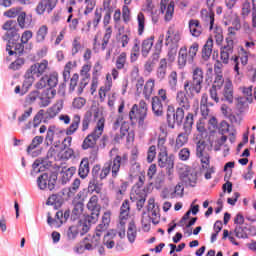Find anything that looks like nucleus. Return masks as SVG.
I'll use <instances>...</instances> for the list:
<instances>
[{
    "label": "nucleus",
    "instance_id": "nucleus-1",
    "mask_svg": "<svg viewBox=\"0 0 256 256\" xmlns=\"http://www.w3.org/2000/svg\"><path fill=\"white\" fill-rule=\"evenodd\" d=\"M128 163V154H116L114 158L104 163L102 168L99 164L94 165L92 168V175L93 177H99L100 181H103L104 179H107V177H109V173H111L112 179H117L119 177V173H121V167H125Z\"/></svg>",
    "mask_w": 256,
    "mask_h": 256
},
{
    "label": "nucleus",
    "instance_id": "nucleus-2",
    "mask_svg": "<svg viewBox=\"0 0 256 256\" xmlns=\"http://www.w3.org/2000/svg\"><path fill=\"white\" fill-rule=\"evenodd\" d=\"M147 113H149V105L145 100H140L138 104H134L129 111L131 125H138L139 129H145L147 127Z\"/></svg>",
    "mask_w": 256,
    "mask_h": 256
},
{
    "label": "nucleus",
    "instance_id": "nucleus-3",
    "mask_svg": "<svg viewBox=\"0 0 256 256\" xmlns=\"http://www.w3.org/2000/svg\"><path fill=\"white\" fill-rule=\"evenodd\" d=\"M105 132V118L101 117L98 119L96 126L94 129L84 138L81 149L83 151H87L89 149L95 150L99 149L97 143H99V139L103 137V133Z\"/></svg>",
    "mask_w": 256,
    "mask_h": 256
},
{
    "label": "nucleus",
    "instance_id": "nucleus-4",
    "mask_svg": "<svg viewBox=\"0 0 256 256\" xmlns=\"http://www.w3.org/2000/svg\"><path fill=\"white\" fill-rule=\"evenodd\" d=\"M199 52V43L194 42L187 50V46H182L178 52V69H185L187 67V63L192 65L195 63V57H197V53Z\"/></svg>",
    "mask_w": 256,
    "mask_h": 256
},
{
    "label": "nucleus",
    "instance_id": "nucleus-5",
    "mask_svg": "<svg viewBox=\"0 0 256 256\" xmlns=\"http://www.w3.org/2000/svg\"><path fill=\"white\" fill-rule=\"evenodd\" d=\"M193 123V113H188L185 117V121L183 124L184 132L178 134V136L176 137L174 151H179L181 147H185V145H187V142L189 141V135H191V131H193Z\"/></svg>",
    "mask_w": 256,
    "mask_h": 256
},
{
    "label": "nucleus",
    "instance_id": "nucleus-6",
    "mask_svg": "<svg viewBox=\"0 0 256 256\" xmlns=\"http://www.w3.org/2000/svg\"><path fill=\"white\" fill-rule=\"evenodd\" d=\"M49 71V60L43 59L41 62H37L30 66L26 71L24 78L28 80L29 86L33 85L35 77H41Z\"/></svg>",
    "mask_w": 256,
    "mask_h": 256
},
{
    "label": "nucleus",
    "instance_id": "nucleus-7",
    "mask_svg": "<svg viewBox=\"0 0 256 256\" xmlns=\"http://www.w3.org/2000/svg\"><path fill=\"white\" fill-rule=\"evenodd\" d=\"M185 119V110L176 108L173 105H168L166 110V121L169 129H175V125L181 127Z\"/></svg>",
    "mask_w": 256,
    "mask_h": 256
},
{
    "label": "nucleus",
    "instance_id": "nucleus-8",
    "mask_svg": "<svg viewBox=\"0 0 256 256\" xmlns=\"http://www.w3.org/2000/svg\"><path fill=\"white\" fill-rule=\"evenodd\" d=\"M88 211L91 212L90 215L86 216V221L91 225V223H97L99 221V215L101 213V204H99V196L92 195L86 205Z\"/></svg>",
    "mask_w": 256,
    "mask_h": 256
},
{
    "label": "nucleus",
    "instance_id": "nucleus-9",
    "mask_svg": "<svg viewBox=\"0 0 256 256\" xmlns=\"http://www.w3.org/2000/svg\"><path fill=\"white\" fill-rule=\"evenodd\" d=\"M3 31H6L5 37L8 39V43L11 41H19L21 39V35H19V25H17V21L8 20L2 26Z\"/></svg>",
    "mask_w": 256,
    "mask_h": 256
},
{
    "label": "nucleus",
    "instance_id": "nucleus-10",
    "mask_svg": "<svg viewBox=\"0 0 256 256\" xmlns=\"http://www.w3.org/2000/svg\"><path fill=\"white\" fill-rule=\"evenodd\" d=\"M112 35H113V27L108 26L105 30L102 43H99V38L95 36L93 40V47H92L94 53H99L101 49L102 51H105V49H107V45H109V40L111 39Z\"/></svg>",
    "mask_w": 256,
    "mask_h": 256
},
{
    "label": "nucleus",
    "instance_id": "nucleus-11",
    "mask_svg": "<svg viewBox=\"0 0 256 256\" xmlns=\"http://www.w3.org/2000/svg\"><path fill=\"white\" fill-rule=\"evenodd\" d=\"M148 213L150 216L145 217V215L142 216V227L144 229H149V227L151 226V219L153 221V223H155V219H157V217H159V212H157V208H155V199H149L148 200Z\"/></svg>",
    "mask_w": 256,
    "mask_h": 256
},
{
    "label": "nucleus",
    "instance_id": "nucleus-12",
    "mask_svg": "<svg viewBox=\"0 0 256 256\" xmlns=\"http://www.w3.org/2000/svg\"><path fill=\"white\" fill-rule=\"evenodd\" d=\"M58 3L59 0H40L35 7V13L40 16L45 15V13H53Z\"/></svg>",
    "mask_w": 256,
    "mask_h": 256
},
{
    "label": "nucleus",
    "instance_id": "nucleus-13",
    "mask_svg": "<svg viewBox=\"0 0 256 256\" xmlns=\"http://www.w3.org/2000/svg\"><path fill=\"white\" fill-rule=\"evenodd\" d=\"M188 29L191 37L199 39L205 35V26L199 19H190L188 21Z\"/></svg>",
    "mask_w": 256,
    "mask_h": 256
},
{
    "label": "nucleus",
    "instance_id": "nucleus-14",
    "mask_svg": "<svg viewBox=\"0 0 256 256\" xmlns=\"http://www.w3.org/2000/svg\"><path fill=\"white\" fill-rule=\"evenodd\" d=\"M208 7V11L207 9H203L200 12V17L201 20L204 23V28L205 27H209V31H213L214 27H215V12L213 11L214 7Z\"/></svg>",
    "mask_w": 256,
    "mask_h": 256
},
{
    "label": "nucleus",
    "instance_id": "nucleus-15",
    "mask_svg": "<svg viewBox=\"0 0 256 256\" xmlns=\"http://www.w3.org/2000/svg\"><path fill=\"white\" fill-rule=\"evenodd\" d=\"M175 102L178 105V109L182 111H189L191 109V100H189V94L184 90H179L176 93Z\"/></svg>",
    "mask_w": 256,
    "mask_h": 256
},
{
    "label": "nucleus",
    "instance_id": "nucleus-16",
    "mask_svg": "<svg viewBox=\"0 0 256 256\" xmlns=\"http://www.w3.org/2000/svg\"><path fill=\"white\" fill-rule=\"evenodd\" d=\"M56 181V178L51 179L47 173L40 175L37 179L39 189H49V191H53L55 189Z\"/></svg>",
    "mask_w": 256,
    "mask_h": 256
},
{
    "label": "nucleus",
    "instance_id": "nucleus-17",
    "mask_svg": "<svg viewBox=\"0 0 256 256\" xmlns=\"http://www.w3.org/2000/svg\"><path fill=\"white\" fill-rule=\"evenodd\" d=\"M93 117L94 119H97L99 117V108H96L93 111H86L81 122L82 133H85V131H89V127L91 125V121H93Z\"/></svg>",
    "mask_w": 256,
    "mask_h": 256
},
{
    "label": "nucleus",
    "instance_id": "nucleus-18",
    "mask_svg": "<svg viewBox=\"0 0 256 256\" xmlns=\"http://www.w3.org/2000/svg\"><path fill=\"white\" fill-rule=\"evenodd\" d=\"M56 127L55 126H49L46 137H45V143L46 145H53L56 147H59L61 145V135L59 133L55 132Z\"/></svg>",
    "mask_w": 256,
    "mask_h": 256
},
{
    "label": "nucleus",
    "instance_id": "nucleus-19",
    "mask_svg": "<svg viewBox=\"0 0 256 256\" xmlns=\"http://www.w3.org/2000/svg\"><path fill=\"white\" fill-rule=\"evenodd\" d=\"M183 89L189 97H195V95H199L203 91V86L193 82V80H185Z\"/></svg>",
    "mask_w": 256,
    "mask_h": 256
},
{
    "label": "nucleus",
    "instance_id": "nucleus-20",
    "mask_svg": "<svg viewBox=\"0 0 256 256\" xmlns=\"http://www.w3.org/2000/svg\"><path fill=\"white\" fill-rule=\"evenodd\" d=\"M234 89H233V82L231 79L226 78L225 84L222 90V95L224 97V101H227V103H233L235 96H234Z\"/></svg>",
    "mask_w": 256,
    "mask_h": 256
},
{
    "label": "nucleus",
    "instance_id": "nucleus-21",
    "mask_svg": "<svg viewBox=\"0 0 256 256\" xmlns=\"http://www.w3.org/2000/svg\"><path fill=\"white\" fill-rule=\"evenodd\" d=\"M131 215V203L129 200H124L120 207L119 221L122 225H127V220Z\"/></svg>",
    "mask_w": 256,
    "mask_h": 256
},
{
    "label": "nucleus",
    "instance_id": "nucleus-22",
    "mask_svg": "<svg viewBox=\"0 0 256 256\" xmlns=\"http://www.w3.org/2000/svg\"><path fill=\"white\" fill-rule=\"evenodd\" d=\"M209 107H213V103L209 102V95H207V93H204L202 94L200 100V111L204 119H207V117H209V113L211 111Z\"/></svg>",
    "mask_w": 256,
    "mask_h": 256
},
{
    "label": "nucleus",
    "instance_id": "nucleus-23",
    "mask_svg": "<svg viewBox=\"0 0 256 256\" xmlns=\"http://www.w3.org/2000/svg\"><path fill=\"white\" fill-rule=\"evenodd\" d=\"M151 105L152 113L155 115V117H163V101L159 100V97L154 96L152 97Z\"/></svg>",
    "mask_w": 256,
    "mask_h": 256
},
{
    "label": "nucleus",
    "instance_id": "nucleus-24",
    "mask_svg": "<svg viewBox=\"0 0 256 256\" xmlns=\"http://www.w3.org/2000/svg\"><path fill=\"white\" fill-rule=\"evenodd\" d=\"M158 165L161 168L165 167H173L175 163L173 162V159L169 157V155L166 152H159L158 154Z\"/></svg>",
    "mask_w": 256,
    "mask_h": 256
},
{
    "label": "nucleus",
    "instance_id": "nucleus-25",
    "mask_svg": "<svg viewBox=\"0 0 256 256\" xmlns=\"http://www.w3.org/2000/svg\"><path fill=\"white\" fill-rule=\"evenodd\" d=\"M156 77L159 81H163L167 77V58L160 59L156 69Z\"/></svg>",
    "mask_w": 256,
    "mask_h": 256
},
{
    "label": "nucleus",
    "instance_id": "nucleus-26",
    "mask_svg": "<svg viewBox=\"0 0 256 256\" xmlns=\"http://www.w3.org/2000/svg\"><path fill=\"white\" fill-rule=\"evenodd\" d=\"M47 223L50 227H61L64 223L63 211H58L54 219L51 217V213H48Z\"/></svg>",
    "mask_w": 256,
    "mask_h": 256
},
{
    "label": "nucleus",
    "instance_id": "nucleus-27",
    "mask_svg": "<svg viewBox=\"0 0 256 256\" xmlns=\"http://www.w3.org/2000/svg\"><path fill=\"white\" fill-rule=\"evenodd\" d=\"M153 91H155V80L150 78L145 82L144 88L142 90V94L147 101L151 99Z\"/></svg>",
    "mask_w": 256,
    "mask_h": 256
},
{
    "label": "nucleus",
    "instance_id": "nucleus-28",
    "mask_svg": "<svg viewBox=\"0 0 256 256\" xmlns=\"http://www.w3.org/2000/svg\"><path fill=\"white\" fill-rule=\"evenodd\" d=\"M79 125H81V115L75 114L72 118V123L66 129V135H75L79 131Z\"/></svg>",
    "mask_w": 256,
    "mask_h": 256
},
{
    "label": "nucleus",
    "instance_id": "nucleus-29",
    "mask_svg": "<svg viewBox=\"0 0 256 256\" xmlns=\"http://www.w3.org/2000/svg\"><path fill=\"white\" fill-rule=\"evenodd\" d=\"M205 79V73L203 72V68L197 66L192 70V82L203 87V81Z\"/></svg>",
    "mask_w": 256,
    "mask_h": 256
},
{
    "label": "nucleus",
    "instance_id": "nucleus-30",
    "mask_svg": "<svg viewBox=\"0 0 256 256\" xmlns=\"http://www.w3.org/2000/svg\"><path fill=\"white\" fill-rule=\"evenodd\" d=\"M166 41H171V43H179V41H181V32L175 29V26H170L167 31Z\"/></svg>",
    "mask_w": 256,
    "mask_h": 256
},
{
    "label": "nucleus",
    "instance_id": "nucleus-31",
    "mask_svg": "<svg viewBox=\"0 0 256 256\" xmlns=\"http://www.w3.org/2000/svg\"><path fill=\"white\" fill-rule=\"evenodd\" d=\"M147 197V192L145 191V187L141 186H133L132 191L130 193L131 201H137V199H143Z\"/></svg>",
    "mask_w": 256,
    "mask_h": 256
},
{
    "label": "nucleus",
    "instance_id": "nucleus-32",
    "mask_svg": "<svg viewBox=\"0 0 256 256\" xmlns=\"http://www.w3.org/2000/svg\"><path fill=\"white\" fill-rule=\"evenodd\" d=\"M90 167H89V158H83L80 162L78 175L81 179H86L89 175Z\"/></svg>",
    "mask_w": 256,
    "mask_h": 256
},
{
    "label": "nucleus",
    "instance_id": "nucleus-33",
    "mask_svg": "<svg viewBox=\"0 0 256 256\" xmlns=\"http://www.w3.org/2000/svg\"><path fill=\"white\" fill-rule=\"evenodd\" d=\"M43 117H45V110L40 109L33 117L32 122L28 123L27 128L31 129V127H33L34 129H37V127L43 123Z\"/></svg>",
    "mask_w": 256,
    "mask_h": 256
},
{
    "label": "nucleus",
    "instance_id": "nucleus-34",
    "mask_svg": "<svg viewBox=\"0 0 256 256\" xmlns=\"http://www.w3.org/2000/svg\"><path fill=\"white\" fill-rule=\"evenodd\" d=\"M55 95H57V90L47 89L46 97L40 98V107H49V105H51V99H55Z\"/></svg>",
    "mask_w": 256,
    "mask_h": 256
},
{
    "label": "nucleus",
    "instance_id": "nucleus-35",
    "mask_svg": "<svg viewBox=\"0 0 256 256\" xmlns=\"http://www.w3.org/2000/svg\"><path fill=\"white\" fill-rule=\"evenodd\" d=\"M233 26L228 27V38L235 39L237 31H241V19L236 17L232 23Z\"/></svg>",
    "mask_w": 256,
    "mask_h": 256
},
{
    "label": "nucleus",
    "instance_id": "nucleus-36",
    "mask_svg": "<svg viewBox=\"0 0 256 256\" xmlns=\"http://www.w3.org/2000/svg\"><path fill=\"white\" fill-rule=\"evenodd\" d=\"M153 41H155V37H153V36L143 40L142 45H141L142 56H144V57L149 56L151 49H153Z\"/></svg>",
    "mask_w": 256,
    "mask_h": 256
},
{
    "label": "nucleus",
    "instance_id": "nucleus-37",
    "mask_svg": "<svg viewBox=\"0 0 256 256\" xmlns=\"http://www.w3.org/2000/svg\"><path fill=\"white\" fill-rule=\"evenodd\" d=\"M46 157L51 161H61V148L57 145L50 147Z\"/></svg>",
    "mask_w": 256,
    "mask_h": 256
},
{
    "label": "nucleus",
    "instance_id": "nucleus-38",
    "mask_svg": "<svg viewBox=\"0 0 256 256\" xmlns=\"http://www.w3.org/2000/svg\"><path fill=\"white\" fill-rule=\"evenodd\" d=\"M47 35H49V27L47 25L40 26L36 32V42L44 43Z\"/></svg>",
    "mask_w": 256,
    "mask_h": 256
},
{
    "label": "nucleus",
    "instance_id": "nucleus-39",
    "mask_svg": "<svg viewBox=\"0 0 256 256\" xmlns=\"http://www.w3.org/2000/svg\"><path fill=\"white\" fill-rule=\"evenodd\" d=\"M213 53V38H208L206 43L204 44L202 48V57L207 61L209 57H211V54Z\"/></svg>",
    "mask_w": 256,
    "mask_h": 256
},
{
    "label": "nucleus",
    "instance_id": "nucleus-40",
    "mask_svg": "<svg viewBox=\"0 0 256 256\" xmlns=\"http://www.w3.org/2000/svg\"><path fill=\"white\" fill-rule=\"evenodd\" d=\"M10 43H12V47L14 50H10L9 51V55H18L19 57H21V55H23V53H25V44L24 43H17L15 41H11Z\"/></svg>",
    "mask_w": 256,
    "mask_h": 256
},
{
    "label": "nucleus",
    "instance_id": "nucleus-41",
    "mask_svg": "<svg viewBox=\"0 0 256 256\" xmlns=\"http://www.w3.org/2000/svg\"><path fill=\"white\" fill-rule=\"evenodd\" d=\"M125 65H127V52H121L116 58L115 67L122 71V69H125Z\"/></svg>",
    "mask_w": 256,
    "mask_h": 256
},
{
    "label": "nucleus",
    "instance_id": "nucleus-42",
    "mask_svg": "<svg viewBox=\"0 0 256 256\" xmlns=\"http://www.w3.org/2000/svg\"><path fill=\"white\" fill-rule=\"evenodd\" d=\"M111 223V212H105L102 216V223L97 226V231H107Z\"/></svg>",
    "mask_w": 256,
    "mask_h": 256
},
{
    "label": "nucleus",
    "instance_id": "nucleus-43",
    "mask_svg": "<svg viewBox=\"0 0 256 256\" xmlns=\"http://www.w3.org/2000/svg\"><path fill=\"white\" fill-rule=\"evenodd\" d=\"M127 238L131 243H135V239H137V226H135L134 221H131L128 225Z\"/></svg>",
    "mask_w": 256,
    "mask_h": 256
},
{
    "label": "nucleus",
    "instance_id": "nucleus-44",
    "mask_svg": "<svg viewBox=\"0 0 256 256\" xmlns=\"http://www.w3.org/2000/svg\"><path fill=\"white\" fill-rule=\"evenodd\" d=\"M81 49H83V45H81V36H75L72 40L71 55L75 57Z\"/></svg>",
    "mask_w": 256,
    "mask_h": 256
},
{
    "label": "nucleus",
    "instance_id": "nucleus-45",
    "mask_svg": "<svg viewBox=\"0 0 256 256\" xmlns=\"http://www.w3.org/2000/svg\"><path fill=\"white\" fill-rule=\"evenodd\" d=\"M46 83L48 85V89H55L59 83V74L51 73L49 76H46Z\"/></svg>",
    "mask_w": 256,
    "mask_h": 256
},
{
    "label": "nucleus",
    "instance_id": "nucleus-46",
    "mask_svg": "<svg viewBox=\"0 0 256 256\" xmlns=\"http://www.w3.org/2000/svg\"><path fill=\"white\" fill-rule=\"evenodd\" d=\"M196 157H198V159H200L203 169H209V165L211 163V155H209V152H203L201 154H196Z\"/></svg>",
    "mask_w": 256,
    "mask_h": 256
},
{
    "label": "nucleus",
    "instance_id": "nucleus-47",
    "mask_svg": "<svg viewBox=\"0 0 256 256\" xmlns=\"http://www.w3.org/2000/svg\"><path fill=\"white\" fill-rule=\"evenodd\" d=\"M61 109H63V104L56 103L51 108L47 110L48 118L53 119L61 113Z\"/></svg>",
    "mask_w": 256,
    "mask_h": 256
},
{
    "label": "nucleus",
    "instance_id": "nucleus-48",
    "mask_svg": "<svg viewBox=\"0 0 256 256\" xmlns=\"http://www.w3.org/2000/svg\"><path fill=\"white\" fill-rule=\"evenodd\" d=\"M30 87H31V85L29 86V80L26 79L23 82L22 89H21V86L18 85L15 87L14 93L16 95H21V97H23V95H26L28 93Z\"/></svg>",
    "mask_w": 256,
    "mask_h": 256
},
{
    "label": "nucleus",
    "instance_id": "nucleus-49",
    "mask_svg": "<svg viewBox=\"0 0 256 256\" xmlns=\"http://www.w3.org/2000/svg\"><path fill=\"white\" fill-rule=\"evenodd\" d=\"M137 23H138V35L141 36L145 33V14L143 12H139L137 15Z\"/></svg>",
    "mask_w": 256,
    "mask_h": 256
},
{
    "label": "nucleus",
    "instance_id": "nucleus-50",
    "mask_svg": "<svg viewBox=\"0 0 256 256\" xmlns=\"http://www.w3.org/2000/svg\"><path fill=\"white\" fill-rule=\"evenodd\" d=\"M39 91L34 90L31 91L26 97H25V105L24 107H27V105H33V103H35V101H37V99L39 98Z\"/></svg>",
    "mask_w": 256,
    "mask_h": 256
},
{
    "label": "nucleus",
    "instance_id": "nucleus-51",
    "mask_svg": "<svg viewBox=\"0 0 256 256\" xmlns=\"http://www.w3.org/2000/svg\"><path fill=\"white\" fill-rule=\"evenodd\" d=\"M44 139L45 138L43 136H35L32 139L31 144L27 147V152L31 153V151L37 149V147L43 143Z\"/></svg>",
    "mask_w": 256,
    "mask_h": 256
},
{
    "label": "nucleus",
    "instance_id": "nucleus-52",
    "mask_svg": "<svg viewBox=\"0 0 256 256\" xmlns=\"http://www.w3.org/2000/svg\"><path fill=\"white\" fill-rule=\"evenodd\" d=\"M22 11V7H13L4 12V17H8V19H15V17H19V14Z\"/></svg>",
    "mask_w": 256,
    "mask_h": 256
},
{
    "label": "nucleus",
    "instance_id": "nucleus-53",
    "mask_svg": "<svg viewBox=\"0 0 256 256\" xmlns=\"http://www.w3.org/2000/svg\"><path fill=\"white\" fill-rule=\"evenodd\" d=\"M165 16L164 19L165 21L169 22L171 19H173V15L175 13V2L171 1L165 9Z\"/></svg>",
    "mask_w": 256,
    "mask_h": 256
},
{
    "label": "nucleus",
    "instance_id": "nucleus-54",
    "mask_svg": "<svg viewBox=\"0 0 256 256\" xmlns=\"http://www.w3.org/2000/svg\"><path fill=\"white\" fill-rule=\"evenodd\" d=\"M83 202H77L72 210V218L79 219L83 215Z\"/></svg>",
    "mask_w": 256,
    "mask_h": 256
},
{
    "label": "nucleus",
    "instance_id": "nucleus-55",
    "mask_svg": "<svg viewBox=\"0 0 256 256\" xmlns=\"http://www.w3.org/2000/svg\"><path fill=\"white\" fill-rule=\"evenodd\" d=\"M66 23H68L70 31H77V28L79 27V18H74L73 14H69Z\"/></svg>",
    "mask_w": 256,
    "mask_h": 256
},
{
    "label": "nucleus",
    "instance_id": "nucleus-56",
    "mask_svg": "<svg viewBox=\"0 0 256 256\" xmlns=\"http://www.w3.org/2000/svg\"><path fill=\"white\" fill-rule=\"evenodd\" d=\"M214 39L216 41V44L222 45L224 36H223V28L220 26H215L214 27Z\"/></svg>",
    "mask_w": 256,
    "mask_h": 256
},
{
    "label": "nucleus",
    "instance_id": "nucleus-57",
    "mask_svg": "<svg viewBox=\"0 0 256 256\" xmlns=\"http://www.w3.org/2000/svg\"><path fill=\"white\" fill-rule=\"evenodd\" d=\"M249 15H251V2H249V0H245L242 3L241 16L243 19H247Z\"/></svg>",
    "mask_w": 256,
    "mask_h": 256
},
{
    "label": "nucleus",
    "instance_id": "nucleus-58",
    "mask_svg": "<svg viewBox=\"0 0 256 256\" xmlns=\"http://www.w3.org/2000/svg\"><path fill=\"white\" fill-rule=\"evenodd\" d=\"M179 80V76L177 71H172L168 76V85L171 89H175L177 87V83Z\"/></svg>",
    "mask_w": 256,
    "mask_h": 256
},
{
    "label": "nucleus",
    "instance_id": "nucleus-59",
    "mask_svg": "<svg viewBox=\"0 0 256 256\" xmlns=\"http://www.w3.org/2000/svg\"><path fill=\"white\" fill-rule=\"evenodd\" d=\"M75 155V151L71 148H61V161H67Z\"/></svg>",
    "mask_w": 256,
    "mask_h": 256
},
{
    "label": "nucleus",
    "instance_id": "nucleus-60",
    "mask_svg": "<svg viewBox=\"0 0 256 256\" xmlns=\"http://www.w3.org/2000/svg\"><path fill=\"white\" fill-rule=\"evenodd\" d=\"M31 115H33V107L30 106L18 117V123H25Z\"/></svg>",
    "mask_w": 256,
    "mask_h": 256
},
{
    "label": "nucleus",
    "instance_id": "nucleus-61",
    "mask_svg": "<svg viewBox=\"0 0 256 256\" xmlns=\"http://www.w3.org/2000/svg\"><path fill=\"white\" fill-rule=\"evenodd\" d=\"M23 65H25V58H17L9 65V69H11L12 71H19V69H21Z\"/></svg>",
    "mask_w": 256,
    "mask_h": 256
},
{
    "label": "nucleus",
    "instance_id": "nucleus-62",
    "mask_svg": "<svg viewBox=\"0 0 256 256\" xmlns=\"http://www.w3.org/2000/svg\"><path fill=\"white\" fill-rule=\"evenodd\" d=\"M167 136L160 135L157 140V147L160 150V153L167 152Z\"/></svg>",
    "mask_w": 256,
    "mask_h": 256
},
{
    "label": "nucleus",
    "instance_id": "nucleus-63",
    "mask_svg": "<svg viewBox=\"0 0 256 256\" xmlns=\"http://www.w3.org/2000/svg\"><path fill=\"white\" fill-rule=\"evenodd\" d=\"M87 103V100L83 97H77L74 98L73 102H72V107L74 109H83V107H85Z\"/></svg>",
    "mask_w": 256,
    "mask_h": 256
},
{
    "label": "nucleus",
    "instance_id": "nucleus-64",
    "mask_svg": "<svg viewBox=\"0 0 256 256\" xmlns=\"http://www.w3.org/2000/svg\"><path fill=\"white\" fill-rule=\"evenodd\" d=\"M73 67H75V62L69 61L65 65L64 71H63L64 81H67V79H69V77H71V69H73Z\"/></svg>",
    "mask_w": 256,
    "mask_h": 256
}]
</instances>
